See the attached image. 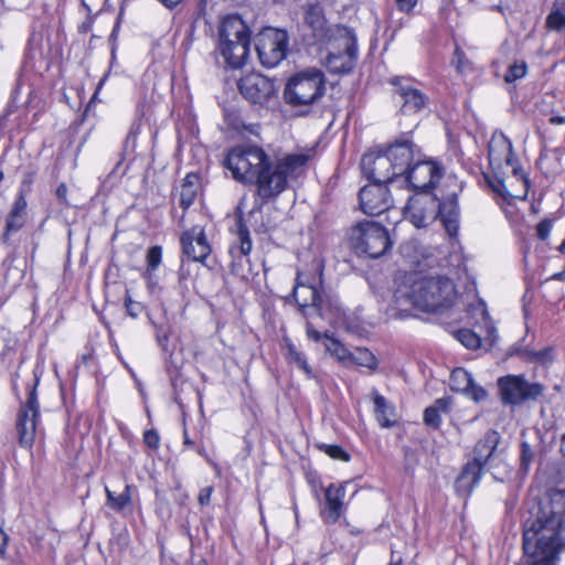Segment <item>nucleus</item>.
Wrapping results in <instances>:
<instances>
[{"instance_id": "nucleus-30", "label": "nucleus", "mask_w": 565, "mask_h": 565, "mask_svg": "<svg viewBox=\"0 0 565 565\" xmlns=\"http://www.w3.org/2000/svg\"><path fill=\"white\" fill-rule=\"evenodd\" d=\"M353 364L375 370L377 361L374 354L367 349H356L354 352H351L350 356V365Z\"/></svg>"}, {"instance_id": "nucleus-11", "label": "nucleus", "mask_w": 565, "mask_h": 565, "mask_svg": "<svg viewBox=\"0 0 565 565\" xmlns=\"http://www.w3.org/2000/svg\"><path fill=\"white\" fill-rule=\"evenodd\" d=\"M441 174L443 169L437 162L420 160L418 156L399 183L419 193H427L439 181Z\"/></svg>"}, {"instance_id": "nucleus-50", "label": "nucleus", "mask_w": 565, "mask_h": 565, "mask_svg": "<svg viewBox=\"0 0 565 565\" xmlns=\"http://www.w3.org/2000/svg\"><path fill=\"white\" fill-rule=\"evenodd\" d=\"M185 565H207V562L201 556H192Z\"/></svg>"}, {"instance_id": "nucleus-42", "label": "nucleus", "mask_w": 565, "mask_h": 565, "mask_svg": "<svg viewBox=\"0 0 565 565\" xmlns=\"http://www.w3.org/2000/svg\"><path fill=\"white\" fill-rule=\"evenodd\" d=\"M143 440L145 444L152 449H157L160 444V437L154 429L147 430L143 435Z\"/></svg>"}, {"instance_id": "nucleus-51", "label": "nucleus", "mask_w": 565, "mask_h": 565, "mask_svg": "<svg viewBox=\"0 0 565 565\" xmlns=\"http://www.w3.org/2000/svg\"><path fill=\"white\" fill-rule=\"evenodd\" d=\"M238 36H239V39H237V41H241V40H249L250 41V39H249V30H248V28H247V25L245 23H244V33L242 35H238ZM230 40L232 42H234V43L236 42V38L235 36H231Z\"/></svg>"}, {"instance_id": "nucleus-33", "label": "nucleus", "mask_w": 565, "mask_h": 565, "mask_svg": "<svg viewBox=\"0 0 565 565\" xmlns=\"http://www.w3.org/2000/svg\"><path fill=\"white\" fill-rule=\"evenodd\" d=\"M526 71H527V66H526L525 62H516L508 68L507 73L504 75V79L508 83L515 82V81L524 77L526 74Z\"/></svg>"}, {"instance_id": "nucleus-10", "label": "nucleus", "mask_w": 565, "mask_h": 565, "mask_svg": "<svg viewBox=\"0 0 565 565\" xmlns=\"http://www.w3.org/2000/svg\"><path fill=\"white\" fill-rule=\"evenodd\" d=\"M35 386L36 384L30 390L25 404L19 409L15 423L19 444L28 449H31L35 441L40 416Z\"/></svg>"}, {"instance_id": "nucleus-62", "label": "nucleus", "mask_w": 565, "mask_h": 565, "mask_svg": "<svg viewBox=\"0 0 565 565\" xmlns=\"http://www.w3.org/2000/svg\"><path fill=\"white\" fill-rule=\"evenodd\" d=\"M2 179V174L0 173V180Z\"/></svg>"}, {"instance_id": "nucleus-2", "label": "nucleus", "mask_w": 565, "mask_h": 565, "mask_svg": "<svg viewBox=\"0 0 565 565\" xmlns=\"http://www.w3.org/2000/svg\"><path fill=\"white\" fill-rule=\"evenodd\" d=\"M565 489L551 490L523 524L527 565H556L565 548Z\"/></svg>"}, {"instance_id": "nucleus-58", "label": "nucleus", "mask_w": 565, "mask_h": 565, "mask_svg": "<svg viewBox=\"0 0 565 565\" xmlns=\"http://www.w3.org/2000/svg\"><path fill=\"white\" fill-rule=\"evenodd\" d=\"M401 563H402V558L394 559V556H392V561H391L390 565H401Z\"/></svg>"}, {"instance_id": "nucleus-26", "label": "nucleus", "mask_w": 565, "mask_h": 565, "mask_svg": "<svg viewBox=\"0 0 565 565\" xmlns=\"http://www.w3.org/2000/svg\"><path fill=\"white\" fill-rule=\"evenodd\" d=\"M450 411L449 398H438L434 405L427 407L424 412V423L431 428H438L441 424V414H447Z\"/></svg>"}, {"instance_id": "nucleus-1", "label": "nucleus", "mask_w": 565, "mask_h": 565, "mask_svg": "<svg viewBox=\"0 0 565 565\" xmlns=\"http://www.w3.org/2000/svg\"><path fill=\"white\" fill-rule=\"evenodd\" d=\"M310 156L303 152L286 153L273 159L257 146L232 148L224 166L232 177L244 183L256 185V196L265 204L277 199L306 168Z\"/></svg>"}, {"instance_id": "nucleus-47", "label": "nucleus", "mask_w": 565, "mask_h": 565, "mask_svg": "<svg viewBox=\"0 0 565 565\" xmlns=\"http://www.w3.org/2000/svg\"><path fill=\"white\" fill-rule=\"evenodd\" d=\"M66 195H67V186H66V184L62 183L56 189V196L61 203L67 204Z\"/></svg>"}, {"instance_id": "nucleus-53", "label": "nucleus", "mask_w": 565, "mask_h": 565, "mask_svg": "<svg viewBox=\"0 0 565 565\" xmlns=\"http://www.w3.org/2000/svg\"><path fill=\"white\" fill-rule=\"evenodd\" d=\"M159 1L162 2L167 8H173L177 4H179L181 0H159Z\"/></svg>"}, {"instance_id": "nucleus-21", "label": "nucleus", "mask_w": 565, "mask_h": 565, "mask_svg": "<svg viewBox=\"0 0 565 565\" xmlns=\"http://www.w3.org/2000/svg\"><path fill=\"white\" fill-rule=\"evenodd\" d=\"M326 505L322 516L329 523H335L345 510L344 497L345 489L343 486L334 483L329 484L324 490Z\"/></svg>"}, {"instance_id": "nucleus-40", "label": "nucleus", "mask_w": 565, "mask_h": 565, "mask_svg": "<svg viewBox=\"0 0 565 565\" xmlns=\"http://www.w3.org/2000/svg\"><path fill=\"white\" fill-rule=\"evenodd\" d=\"M125 306H126L127 313L131 318H137L143 309L142 305L138 301L132 300L129 295H127L125 298Z\"/></svg>"}, {"instance_id": "nucleus-48", "label": "nucleus", "mask_w": 565, "mask_h": 565, "mask_svg": "<svg viewBox=\"0 0 565 565\" xmlns=\"http://www.w3.org/2000/svg\"><path fill=\"white\" fill-rule=\"evenodd\" d=\"M307 335L313 341H320L322 339L324 340V334H321L319 331L313 329V327L309 323L307 324Z\"/></svg>"}, {"instance_id": "nucleus-12", "label": "nucleus", "mask_w": 565, "mask_h": 565, "mask_svg": "<svg viewBox=\"0 0 565 565\" xmlns=\"http://www.w3.org/2000/svg\"><path fill=\"white\" fill-rule=\"evenodd\" d=\"M361 169L363 174L372 182L384 184L398 182L396 172L393 171L392 163L385 150L377 153H365L361 160Z\"/></svg>"}, {"instance_id": "nucleus-34", "label": "nucleus", "mask_w": 565, "mask_h": 565, "mask_svg": "<svg viewBox=\"0 0 565 565\" xmlns=\"http://www.w3.org/2000/svg\"><path fill=\"white\" fill-rule=\"evenodd\" d=\"M161 258H162V249L160 246H152L148 249V253H147V271L148 273H151V271H154L160 263H161Z\"/></svg>"}, {"instance_id": "nucleus-20", "label": "nucleus", "mask_w": 565, "mask_h": 565, "mask_svg": "<svg viewBox=\"0 0 565 565\" xmlns=\"http://www.w3.org/2000/svg\"><path fill=\"white\" fill-rule=\"evenodd\" d=\"M450 388L477 403L484 401L488 396L487 391L475 382L472 374L462 367H457L451 372Z\"/></svg>"}, {"instance_id": "nucleus-43", "label": "nucleus", "mask_w": 565, "mask_h": 565, "mask_svg": "<svg viewBox=\"0 0 565 565\" xmlns=\"http://www.w3.org/2000/svg\"><path fill=\"white\" fill-rule=\"evenodd\" d=\"M26 205H28V203H26L25 198L22 194H20L15 199V201H14L10 212L13 213L14 215H19V216L23 217L25 209H26Z\"/></svg>"}, {"instance_id": "nucleus-3", "label": "nucleus", "mask_w": 565, "mask_h": 565, "mask_svg": "<svg viewBox=\"0 0 565 565\" xmlns=\"http://www.w3.org/2000/svg\"><path fill=\"white\" fill-rule=\"evenodd\" d=\"M395 302L401 310L412 306L422 311H436L454 303L457 291L445 276L411 275L395 291Z\"/></svg>"}, {"instance_id": "nucleus-55", "label": "nucleus", "mask_w": 565, "mask_h": 565, "mask_svg": "<svg viewBox=\"0 0 565 565\" xmlns=\"http://www.w3.org/2000/svg\"><path fill=\"white\" fill-rule=\"evenodd\" d=\"M455 55L458 57V65H457V67H458L459 71H461L462 70V67H461L462 52L459 49H456Z\"/></svg>"}, {"instance_id": "nucleus-60", "label": "nucleus", "mask_w": 565, "mask_h": 565, "mask_svg": "<svg viewBox=\"0 0 565 565\" xmlns=\"http://www.w3.org/2000/svg\"><path fill=\"white\" fill-rule=\"evenodd\" d=\"M559 250L565 253V241L561 244Z\"/></svg>"}, {"instance_id": "nucleus-27", "label": "nucleus", "mask_w": 565, "mask_h": 565, "mask_svg": "<svg viewBox=\"0 0 565 565\" xmlns=\"http://www.w3.org/2000/svg\"><path fill=\"white\" fill-rule=\"evenodd\" d=\"M324 348L344 365L350 366L351 352L335 338L324 333Z\"/></svg>"}, {"instance_id": "nucleus-15", "label": "nucleus", "mask_w": 565, "mask_h": 565, "mask_svg": "<svg viewBox=\"0 0 565 565\" xmlns=\"http://www.w3.org/2000/svg\"><path fill=\"white\" fill-rule=\"evenodd\" d=\"M385 151L399 183L418 157L419 151L413 141L407 138L397 139Z\"/></svg>"}, {"instance_id": "nucleus-19", "label": "nucleus", "mask_w": 565, "mask_h": 565, "mask_svg": "<svg viewBox=\"0 0 565 565\" xmlns=\"http://www.w3.org/2000/svg\"><path fill=\"white\" fill-rule=\"evenodd\" d=\"M184 255L194 262H203L211 253L203 228L193 226L181 236Z\"/></svg>"}, {"instance_id": "nucleus-17", "label": "nucleus", "mask_w": 565, "mask_h": 565, "mask_svg": "<svg viewBox=\"0 0 565 565\" xmlns=\"http://www.w3.org/2000/svg\"><path fill=\"white\" fill-rule=\"evenodd\" d=\"M489 161L494 169L507 166L511 167L515 175L521 173V169L515 164L512 142L503 134L492 137L489 145Z\"/></svg>"}, {"instance_id": "nucleus-18", "label": "nucleus", "mask_w": 565, "mask_h": 565, "mask_svg": "<svg viewBox=\"0 0 565 565\" xmlns=\"http://www.w3.org/2000/svg\"><path fill=\"white\" fill-rule=\"evenodd\" d=\"M390 83L396 86L395 93L402 100L401 110L404 114H416L426 107L428 99L422 90L398 77L391 78Z\"/></svg>"}, {"instance_id": "nucleus-54", "label": "nucleus", "mask_w": 565, "mask_h": 565, "mask_svg": "<svg viewBox=\"0 0 565 565\" xmlns=\"http://www.w3.org/2000/svg\"><path fill=\"white\" fill-rule=\"evenodd\" d=\"M552 279L561 280V281H565V269H564V270H562V271L555 273V274L552 276Z\"/></svg>"}, {"instance_id": "nucleus-37", "label": "nucleus", "mask_w": 565, "mask_h": 565, "mask_svg": "<svg viewBox=\"0 0 565 565\" xmlns=\"http://www.w3.org/2000/svg\"><path fill=\"white\" fill-rule=\"evenodd\" d=\"M239 238V252L242 255L247 256L252 250V241L248 235V231L244 227H239L238 231Z\"/></svg>"}, {"instance_id": "nucleus-49", "label": "nucleus", "mask_w": 565, "mask_h": 565, "mask_svg": "<svg viewBox=\"0 0 565 565\" xmlns=\"http://www.w3.org/2000/svg\"><path fill=\"white\" fill-rule=\"evenodd\" d=\"M8 543L7 534L0 529V556H3Z\"/></svg>"}, {"instance_id": "nucleus-41", "label": "nucleus", "mask_w": 565, "mask_h": 565, "mask_svg": "<svg viewBox=\"0 0 565 565\" xmlns=\"http://www.w3.org/2000/svg\"><path fill=\"white\" fill-rule=\"evenodd\" d=\"M552 230V222L550 220H543L536 226V235L540 239L545 241L548 238Z\"/></svg>"}, {"instance_id": "nucleus-14", "label": "nucleus", "mask_w": 565, "mask_h": 565, "mask_svg": "<svg viewBox=\"0 0 565 565\" xmlns=\"http://www.w3.org/2000/svg\"><path fill=\"white\" fill-rule=\"evenodd\" d=\"M339 47L343 49V51L330 52L327 56L326 65L332 73L345 74L352 71L358 56L355 39L348 30L340 38Z\"/></svg>"}, {"instance_id": "nucleus-23", "label": "nucleus", "mask_w": 565, "mask_h": 565, "mask_svg": "<svg viewBox=\"0 0 565 565\" xmlns=\"http://www.w3.org/2000/svg\"><path fill=\"white\" fill-rule=\"evenodd\" d=\"M500 436L494 430L486 433L484 437L478 441L475 447V458L472 462L480 463L481 468L492 467L495 459V449L499 444Z\"/></svg>"}, {"instance_id": "nucleus-5", "label": "nucleus", "mask_w": 565, "mask_h": 565, "mask_svg": "<svg viewBox=\"0 0 565 565\" xmlns=\"http://www.w3.org/2000/svg\"><path fill=\"white\" fill-rule=\"evenodd\" d=\"M244 33V21L236 14H230L223 18L218 26L217 52L223 58L225 66L231 68H242L249 56V40H241L234 43L231 36L239 39Z\"/></svg>"}, {"instance_id": "nucleus-22", "label": "nucleus", "mask_w": 565, "mask_h": 565, "mask_svg": "<svg viewBox=\"0 0 565 565\" xmlns=\"http://www.w3.org/2000/svg\"><path fill=\"white\" fill-rule=\"evenodd\" d=\"M317 279L310 280L306 275L298 273L294 287V297L299 307H316L319 305L320 295L317 289Z\"/></svg>"}, {"instance_id": "nucleus-16", "label": "nucleus", "mask_w": 565, "mask_h": 565, "mask_svg": "<svg viewBox=\"0 0 565 565\" xmlns=\"http://www.w3.org/2000/svg\"><path fill=\"white\" fill-rule=\"evenodd\" d=\"M241 94L253 104L263 105L276 93L274 83L260 74H248L239 79Z\"/></svg>"}, {"instance_id": "nucleus-29", "label": "nucleus", "mask_w": 565, "mask_h": 565, "mask_svg": "<svg viewBox=\"0 0 565 565\" xmlns=\"http://www.w3.org/2000/svg\"><path fill=\"white\" fill-rule=\"evenodd\" d=\"M546 25L556 31L565 26V0L555 1L551 13L546 18Z\"/></svg>"}, {"instance_id": "nucleus-4", "label": "nucleus", "mask_w": 565, "mask_h": 565, "mask_svg": "<svg viewBox=\"0 0 565 565\" xmlns=\"http://www.w3.org/2000/svg\"><path fill=\"white\" fill-rule=\"evenodd\" d=\"M405 214L416 227H425L437 216L450 238L457 239L459 232V207L457 193H451L444 201L429 193H417L409 198L404 207Z\"/></svg>"}, {"instance_id": "nucleus-52", "label": "nucleus", "mask_w": 565, "mask_h": 565, "mask_svg": "<svg viewBox=\"0 0 565 565\" xmlns=\"http://www.w3.org/2000/svg\"><path fill=\"white\" fill-rule=\"evenodd\" d=\"M551 124L553 125H563L565 124V117L562 116H553L550 119Z\"/></svg>"}, {"instance_id": "nucleus-56", "label": "nucleus", "mask_w": 565, "mask_h": 565, "mask_svg": "<svg viewBox=\"0 0 565 565\" xmlns=\"http://www.w3.org/2000/svg\"><path fill=\"white\" fill-rule=\"evenodd\" d=\"M196 177L192 174H188L184 179L183 184H191L193 186V180H195Z\"/></svg>"}, {"instance_id": "nucleus-13", "label": "nucleus", "mask_w": 565, "mask_h": 565, "mask_svg": "<svg viewBox=\"0 0 565 565\" xmlns=\"http://www.w3.org/2000/svg\"><path fill=\"white\" fill-rule=\"evenodd\" d=\"M361 209L365 214L379 215L393 206L388 195L387 184L371 182L364 185L359 193Z\"/></svg>"}, {"instance_id": "nucleus-35", "label": "nucleus", "mask_w": 565, "mask_h": 565, "mask_svg": "<svg viewBox=\"0 0 565 565\" xmlns=\"http://www.w3.org/2000/svg\"><path fill=\"white\" fill-rule=\"evenodd\" d=\"M196 198V190L191 184H182L180 192V205L186 210L189 209Z\"/></svg>"}, {"instance_id": "nucleus-45", "label": "nucleus", "mask_w": 565, "mask_h": 565, "mask_svg": "<svg viewBox=\"0 0 565 565\" xmlns=\"http://www.w3.org/2000/svg\"><path fill=\"white\" fill-rule=\"evenodd\" d=\"M213 493V487H204L200 490L198 501L201 505H206L210 502L211 495Z\"/></svg>"}, {"instance_id": "nucleus-6", "label": "nucleus", "mask_w": 565, "mask_h": 565, "mask_svg": "<svg viewBox=\"0 0 565 565\" xmlns=\"http://www.w3.org/2000/svg\"><path fill=\"white\" fill-rule=\"evenodd\" d=\"M326 93V77L321 70L312 67L291 76L284 90L288 105L310 106L319 102Z\"/></svg>"}, {"instance_id": "nucleus-57", "label": "nucleus", "mask_w": 565, "mask_h": 565, "mask_svg": "<svg viewBox=\"0 0 565 565\" xmlns=\"http://www.w3.org/2000/svg\"><path fill=\"white\" fill-rule=\"evenodd\" d=\"M183 437H184V445H185V446H189V447H190V446H192V445H193V441H192V440L190 439V437L188 436L186 430H184V433H183Z\"/></svg>"}, {"instance_id": "nucleus-61", "label": "nucleus", "mask_w": 565, "mask_h": 565, "mask_svg": "<svg viewBox=\"0 0 565 565\" xmlns=\"http://www.w3.org/2000/svg\"><path fill=\"white\" fill-rule=\"evenodd\" d=\"M482 316H483V319L487 321L488 320V312L486 310H483Z\"/></svg>"}, {"instance_id": "nucleus-39", "label": "nucleus", "mask_w": 565, "mask_h": 565, "mask_svg": "<svg viewBox=\"0 0 565 565\" xmlns=\"http://www.w3.org/2000/svg\"><path fill=\"white\" fill-rule=\"evenodd\" d=\"M23 223L24 218L22 216L14 215L10 212L7 218L6 234L19 231L23 226Z\"/></svg>"}, {"instance_id": "nucleus-24", "label": "nucleus", "mask_w": 565, "mask_h": 565, "mask_svg": "<svg viewBox=\"0 0 565 565\" xmlns=\"http://www.w3.org/2000/svg\"><path fill=\"white\" fill-rule=\"evenodd\" d=\"M482 469L480 463L469 461L456 479L455 487L457 492L462 495L469 494L479 483Z\"/></svg>"}, {"instance_id": "nucleus-25", "label": "nucleus", "mask_w": 565, "mask_h": 565, "mask_svg": "<svg viewBox=\"0 0 565 565\" xmlns=\"http://www.w3.org/2000/svg\"><path fill=\"white\" fill-rule=\"evenodd\" d=\"M373 402L379 424L386 428L394 426L397 422L395 408L387 403L384 396L379 394L374 395Z\"/></svg>"}, {"instance_id": "nucleus-7", "label": "nucleus", "mask_w": 565, "mask_h": 565, "mask_svg": "<svg viewBox=\"0 0 565 565\" xmlns=\"http://www.w3.org/2000/svg\"><path fill=\"white\" fill-rule=\"evenodd\" d=\"M350 241L353 248L371 258L384 255L392 246L387 231L379 223L364 221L352 227Z\"/></svg>"}, {"instance_id": "nucleus-36", "label": "nucleus", "mask_w": 565, "mask_h": 565, "mask_svg": "<svg viewBox=\"0 0 565 565\" xmlns=\"http://www.w3.org/2000/svg\"><path fill=\"white\" fill-rule=\"evenodd\" d=\"M534 452L527 443L521 445V469L526 472L533 461Z\"/></svg>"}, {"instance_id": "nucleus-9", "label": "nucleus", "mask_w": 565, "mask_h": 565, "mask_svg": "<svg viewBox=\"0 0 565 565\" xmlns=\"http://www.w3.org/2000/svg\"><path fill=\"white\" fill-rule=\"evenodd\" d=\"M501 399L504 404L518 405L527 399H535L544 392L540 383H532L523 375H505L498 380Z\"/></svg>"}, {"instance_id": "nucleus-31", "label": "nucleus", "mask_w": 565, "mask_h": 565, "mask_svg": "<svg viewBox=\"0 0 565 565\" xmlns=\"http://www.w3.org/2000/svg\"><path fill=\"white\" fill-rule=\"evenodd\" d=\"M132 486L126 484L125 490L119 495H115L108 488H106V495L108 504L117 511H121L131 501Z\"/></svg>"}, {"instance_id": "nucleus-59", "label": "nucleus", "mask_w": 565, "mask_h": 565, "mask_svg": "<svg viewBox=\"0 0 565 565\" xmlns=\"http://www.w3.org/2000/svg\"><path fill=\"white\" fill-rule=\"evenodd\" d=\"M561 450L563 452V455L565 456V435L563 436L562 438V446H561Z\"/></svg>"}, {"instance_id": "nucleus-44", "label": "nucleus", "mask_w": 565, "mask_h": 565, "mask_svg": "<svg viewBox=\"0 0 565 565\" xmlns=\"http://www.w3.org/2000/svg\"><path fill=\"white\" fill-rule=\"evenodd\" d=\"M418 0H395L396 7L398 11L403 13H411L413 9L416 7Z\"/></svg>"}, {"instance_id": "nucleus-28", "label": "nucleus", "mask_w": 565, "mask_h": 565, "mask_svg": "<svg viewBox=\"0 0 565 565\" xmlns=\"http://www.w3.org/2000/svg\"><path fill=\"white\" fill-rule=\"evenodd\" d=\"M286 349H287L286 359H287L288 363L295 364L297 367H299L301 371H303L308 377H312L313 376L312 369L308 364L306 355L301 351H299L296 348V345L292 344L291 342L286 343Z\"/></svg>"}, {"instance_id": "nucleus-32", "label": "nucleus", "mask_w": 565, "mask_h": 565, "mask_svg": "<svg viewBox=\"0 0 565 565\" xmlns=\"http://www.w3.org/2000/svg\"><path fill=\"white\" fill-rule=\"evenodd\" d=\"M458 341L467 349H478L481 344L480 337L470 329H460L456 334Z\"/></svg>"}, {"instance_id": "nucleus-8", "label": "nucleus", "mask_w": 565, "mask_h": 565, "mask_svg": "<svg viewBox=\"0 0 565 565\" xmlns=\"http://www.w3.org/2000/svg\"><path fill=\"white\" fill-rule=\"evenodd\" d=\"M287 33L277 29H265L256 38V52L263 66H277L286 56Z\"/></svg>"}, {"instance_id": "nucleus-38", "label": "nucleus", "mask_w": 565, "mask_h": 565, "mask_svg": "<svg viewBox=\"0 0 565 565\" xmlns=\"http://www.w3.org/2000/svg\"><path fill=\"white\" fill-rule=\"evenodd\" d=\"M326 452L332 458L341 461H349V454L340 446L337 445H326Z\"/></svg>"}, {"instance_id": "nucleus-46", "label": "nucleus", "mask_w": 565, "mask_h": 565, "mask_svg": "<svg viewBox=\"0 0 565 565\" xmlns=\"http://www.w3.org/2000/svg\"><path fill=\"white\" fill-rule=\"evenodd\" d=\"M533 355L534 360L541 363H548L552 360L550 349L541 350L539 352H535Z\"/></svg>"}]
</instances>
